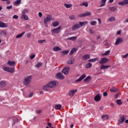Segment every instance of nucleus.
Here are the masks:
<instances>
[{"instance_id":"1","label":"nucleus","mask_w":128,"mask_h":128,"mask_svg":"<svg viewBox=\"0 0 128 128\" xmlns=\"http://www.w3.org/2000/svg\"><path fill=\"white\" fill-rule=\"evenodd\" d=\"M58 84V82L56 81H50L46 85L44 86V90H48V88H56V84Z\"/></svg>"},{"instance_id":"2","label":"nucleus","mask_w":128,"mask_h":128,"mask_svg":"<svg viewBox=\"0 0 128 128\" xmlns=\"http://www.w3.org/2000/svg\"><path fill=\"white\" fill-rule=\"evenodd\" d=\"M32 76H28L26 77L24 79V84L25 86H28L29 84H30V82H32Z\"/></svg>"},{"instance_id":"3","label":"nucleus","mask_w":128,"mask_h":128,"mask_svg":"<svg viewBox=\"0 0 128 128\" xmlns=\"http://www.w3.org/2000/svg\"><path fill=\"white\" fill-rule=\"evenodd\" d=\"M52 15H47V17L44 20V24H48L52 20Z\"/></svg>"},{"instance_id":"4","label":"nucleus","mask_w":128,"mask_h":128,"mask_svg":"<svg viewBox=\"0 0 128 128\" xmlns=\"http://www.w3.org/2000/svg\"><path fill=\"white\" fill-rule=\"evenodd\" d=\"M62 28V27L58 26L57 28H56L54 29H52L51 30V32L52 34H60V29Z\"/></svg>"},{"instance_id":"5","label":"nucleus","mask_w":128,"mask_h":128,"mask_svg":"<svg viewBox=\"0 0 128 128\" xmlns=\"http://www.w3.org/2000/svg\"><path fill=\"white\" fill-rule=\"evenodd\" d=\"M92 16V12H86L84 14H80L78 16L79 18H84L86 16Z\"/></svg>"},{"instance_id":"6","label":"nucleus","mask_w":128,"mask_h":128,"mask_svg":"<svg viewBox=\"0 0 128 128\" xmlns=\"http://www.w3.org/2000/svg\"><path fill=\"white\" fill-rule=\"evenodd\" d=\"M69 72H70V66H66L62 70V74H68Z\"/></svg>"},{"instance_id":"7","label":"nucleus","mask_w":128,"mask_h":128,"mask_svg":"<svg viewBox=\"0 0 128 128\" xmlns=\"http://www.w3.org/2000/svg\"><path fill=\"white\" fill-rule=\"evenodd\" d=\"M108 62V59L107 58H101L100 60L99 61V64H106V62Z\"/></svg>"},{"instance_id":"8","label":"nucleus","mask_w":128,"mask_h":128,"mask_svg":"<svg viewBox=\"0 0 128 128\" xmlns=\"http://www.w3.org/2000/svg\"><path fill=\"white\" fill-rule=\"evenodd\" d=\"M56 76L58 80H64V76L62 75L60 72L58 73Z\"/></svg>"},{"instance_id":"9","label":"nucleus","mask_w":128,"mask_h":128,"mask_svg":"<svg viewBox=\"0 0 128 128\" xmlns=\"http://www.w3.org/2000/svg\"><path fill=\"white\" fill-rule=\"evenodd\" d=\"M124 42V40H122V38H118L116 40V42L114 44L115 46H118V44H120V42Z\"/></svg>"},{"instance_id":"10","label":"nucleus","mask_w":128,"mask_h":128,"mask_svg":"<svg viewBox=\"0 0 128 128\" xmlns=\"http://www.w3.org/2000/svg\"><path fill=\"white\" fill-rule=\"evenodd\" d=\"M78 92V90H72L69 91L68 94H69V96L72 97L74 96V94Z\"/></svg>"},{"instance_id":"11","label":"nucleus","mask_w":128,"mask_h":128,"mask_svg":"<svg viewBox=\"0 0 128 128\" xmlns=\"http://www.w3.org/2000/svg\"><path fill=\"white\" fill-rule=\"evenodd\" d=\"M86 78V76L84 74H83L78 79L76 80L75 82H82V80H84V78Z\"/></svg>"},{"instance_id":"12","label":"nucleus","mask_w":128,"mask_h":128,"mask_svg":"<svg viewBox=\"0 0 128 128\" xmlns=\"http://www.w3.org/2000/svg\"><path fill=\"white\" fill-rule=\"evenodd\" d=\"M6 86V80H2L0 82V88H4Z\"/></svg>"},{"instance_id":"13","label":"nucleus","mask_w":128,"mask_h":128,"mask_svg":"<svg viewBox=\"0 0 128 128\" xmlns=\"http://www.w3.org/2000/svg\"><path fill=\"white\" fill-rule=\"evenodd\" d=\"M8 23H4L0 21V28H8Z\"/></svg>"},{"instance_id":"14","label":"nucleus","mask_w":128,"mask_h":128,"mask_svg":"<svg viewBox=\"0 0 128 128\" xmlns=\"http://www.w3.org/2000/svg\"><path fill=\"white\" fill-rule=\"evenodd\" d=\"M74 62H76V58H72L68 61V64H74Z\"/></svg>"},{"instance_id":"15","label":"nucleus","mask_w":128,"mask_h":128,"mask_svg":"<svg viewBox=\"0 0 128 128\" xmlns=\"http://www.w3.org/2000/svg\"><path fill=\"white\" fill-rule=\"evenodd\" d=\"M119 6H124L125 4H128V0H124L122 2H118Z\"/></svg>"},{"instance_id":"16","label":"nucleus","mask_w":128,"mask_h":128,"mask_svg":"<svg viewBox=\"0 0 128 128\" xmlns=\"http://www.w3.org/2000/svg\"><path fill=\"white\" fill-rule=\"evenodd\" d=\"M94 100L95 102H100V100H102V97L100 96V94H98L95 96V97L94 98Z\"/></svg>"},{"instance_id":"17","label":"nucleus","mask_w":128,"mask_h":128,"mask_svg":"<svg viewBox=\"0 0 128 128\" xmlns=\"http://www.w3.org/2000/svg\"><path fill=\"white\" fill-rule=\"evenodd\" d=\"M7 64L8 66H14L16 64V62H14V61L12 62L10 60H9Z\"/></svg>"},{"instance_id":"18","label":"nucleus","mask_w":128,"mask_h":128,"mask_svg":"<svg viewBox=\"0 0 128 128\" xmlns=\"http://www.w3.org/2000/svg\"><path fill=\"white\" fill-rule=\"evenodd\" d=\"M110 68V66H104V64H102L100 66V70H106V68Z\"/></svg>"},{"instance_id":"19","label":"nucleus","mask_w":128,"mask_h":128,"mask_svg":"<svg viewBox=\"0 0 128 128\" xmlns=\"http://www.w3.org/2000/svg\"><path fill=\"white\" fill-rule=\"evenodd\" d=\"M90 56L89 54H86L83 56L82 59L83 60H90Z\"/></svg>"},{"instance_id":"20","label":"nucleus","mask_w":128,"mask_h":128,"mask_svg":"<svg viewBox=\"0 0 128 128\" xmlns=\"http://www.w3.org/2000/svg\"><path fill=\"white\" fill-rule=\"evenodd\" d=\"M80 28V24H74L72 27V30H76V28Z\"/></svg>"},{"instance_id":"21","label":"nucleus","mask_w":128,"mask_h":128,"mask_svg":"<svg viewBox=\"0 0 128 128\" xmlns=\"http://www.w3.org/2000/svg\"><path fill=\"white\" fill-rule=\"evenodd\" d=\"M8 72H10L11 74H14V68H8Z\"/></svg>"},{"instance_id":"22","label":"nucleus","mask_w":128,"mask_h":128,"mask_svg":"<svg viewBox=\"0 0 128 128\" xmlns=\"http://www.w3.org/2000/svg\"><path fill=\"white\" fill-rule=\"evenodd\" d=\"M118 90V89L116 88L115 87H112L110 89V92H116Z\"/></svg>"},{"instance_id":"23","label":"nucleus","mask_w":128,"mask_h":128,"mask_svg":"<svg viewBox=\"0 0 128 128\" xmlns=\"http://www.w3.org/2000/svg\"><path fill=\"white\" fill-rule=\"evenodd\" d=\"M102 118L103 120H108L110 118V116L108 115H103L102 116Z\"/></svg>"},{"instance_id":"24","label":"nucleus","mask_w":128,"mask_h":128,"mask_svg":"<svg viewBox=\"0 0 128 128\" xmlns=\"http://www.w3.org/2000/svg\"><path fill=\"white\" fill-rule=\"evenodd\" d=\"M98 60V58H96L90 59L88 60V62H94Z\"/></svg>"},{"instance_id":"25","label":"nucleus","mask_w":128,"mask_h":128,"mask_svg":"<svg viewBox=\"0 0 128 128\" xmlns=\"http://www.w3.org/2000/svg\"><path fill=\"white\" fill-rule=\"evenodd\" d=\"M26 34V32H23L21 34H18L16 36V38H22V36Z\"/></svg>"},{"instance_id":"26","label":"nucleus","mask_w":128,"mask_h":128,"mask_svg":"<svg viewBox=\"0 0 128 128\" xmlns=\"http://www.w3.org/2000/svg\"><path fill=\"white\" fill-rule=\"evenodd\" d=\"M54 108L55 110H60V108H62V105L60 104H57L55 106Z\"/></svg>"},{"instance_id":"27","label":"nucleus","mask_w":128,"mask_h":128,"mask_svg":"<svg viewBox=\"0 0 128 128\" xmlns=\"http://www.w3.org/2000/svg\"><path fill=\"white\" fill-rule=\"evenodd\" d=\"M64 6L66 8H70L72 6V4H64Z\"/></svg>"},{"instance_id":"28","label":"nucleus","mask_w":128,"mask_h":128,"mask_svg":"<svg viewBox=\"0 0 128 128\" xmlns=\"http://www.w3.org/2000/svg\"><path fill=\"white\" fill-rule=\"evenodd\" d=\"M88 21L84 22H80L79 24H80V26H86V25L88 24Z\"/></svg>"},{"instance_id":"29","label":"nucleus","mask_w":128,"mask_h":128,"mask_svg":"<svg viewBox=\"0 0 128 128\" xmlns=\"http://www.w3.org/2000/svg\"><path fill=\"white\" fill-rule=\"evenodd\" d=\"M54 52H58V50H62V49L58 46H55L53 48Z\"/></svg>"},{"instance_id":"30","label":"nucleus","mask_w":128,"mask_h":128,"mask_svg":"<svg viewBox=\"0 0 128 128\" xmlns=\"http://www.w3.org/2000/svg\"><path fill=\"white\" fill-rule=\"evenodd\" d=\"M106 0H102L101 2V5L100 6V8L102 6H106Z\"/></svg>"},{"instance_id":"31","label":"nucleus","mask_w":128,"mask_h":128,"mask_svg":"<svg viewBox=\"0 0 128 128\" xmlns=\"http://www.w3.org/2000/svg\"><path fill=\"white\" fill-rule=\"evenodd\" d=\"M116 20V18L114 17H110L108 19V21L110 22H114Z\"/></svg>"},{"instance_id":"32","label":"nucleus","mask_w":128,"mask_h":128,"mask_svg":"<svg viewBox=\"0 0 128 128\" xmlns=\"http://www.w3.org/2000/svg\"><path fill=\"white\" fill-rule=\"evenodd\" d=\"M78 38V37L76 36H72L68 38V40H76Z\"/></svg>"},{"instance_id":"33","label":"nucleus","mask_w":128,"mask_h":128,"mask_svg":"<svg viewBox=\"0 0 128 128\" xmlns=\"http://www.w3.org/2000/svg\"><path fill=\"white\" fill-rule=\"evenodd\" d=\"M76 52V48H74L70 52V55L72 56V54H74V52Z\"/></svg>"},{"instance_id":"34","label":"nucleus","mask_w":128,"mask_h":128,"mask_svg":"<svg viewBox=\"0 0 128 128\" xmlns=\"http://www.w3.org/2000/svg\"><path fill=\"white\" fill-rule=\"evenodd\" d=\"M116 102L118 106H120L122 104V100H116Z\"/></svg>"},{"instance_id":"35","label":"nucleus","mask_w":128,"mask_h":128,"mask_svg":"<svg viewBox=\"0 0 128 128\" xmlns=\"http://www.w3.org/2000/svg\"><path fill=\"white\" fill-rule=\"evenodd\" d=\"M110 50H108L105 52L104 53L102 54V56H108V54H110Z\"/></svg>"},{"instance_id":"36","label":"nucleus","mask_w":128,"mask_h":128,"mask_svg":"<svg viewBox=\"0 0 128 128\" xmlns=\"http://www.w3.org/2000/svg\"><path fill=\"white\" fill-rule=\"evenodd\" d=\"M28 12V10L26 8L24 9L22 12V14H26Z\"/></svg>"},{"instance_id":"37","label":"nucleus","mask_w":128,"mask_h":128,"mask_svg":"<svg viewBox=\"0 0 128 128\" xmlns=\"http://www.w3.org/2000/svg\"><path fill=\"white\" fill-rule=\"evenodd\" d=\"M22 18H24L25 20H28V16H26V14H22Z\"/></svg>"},{"instance_id":"38","label":"nucleus","mask_w":128,"mask_h":128,"mask_svg":"<svg viewBox=\"0 0 128 128\" xmlns=\"http://www.w3.org/2000/svg\"><path fill=\"white\" fill-rule=\"evenodd\" d=\"M58 24H60V23H58V22H54L52 23L53 26H58Z\"/></svg>"},{"instance_id":"39","label":"nucleus","mask_w":128,"mask_h":128,"mask_svg":"<svg viewBox=\"0 0 128 128\" xmlns=\"http://www.w3.org/2000/svg\"><path fill=\"white\" fill-rule=\"evenodd\" d=\"M92 64H91V63H88L86 67V68H92Z\"/></svg>"},{"instance_id":"40","label":"nucleus","mask_w":128,"mask_h":128,"mask_svg":"<svg viewBox=\"0 0 128 128\" xmlns=\"http://www.w3.org/2000/svg\"><path fill=\"white\" fill-rule=\"evenodd\" d=\"M69 18L70 20H76V16L74 15H72L69 16Z\"/></svg>"},{"instance_id":"41","label":"nucleus","mask_w":128,"mask_h":128,"mask_svg":"<svg viewBox=\"0 0 128 128\" xmlns=\"http://www.w3.org/2000/svg\"><path fill=\"white\" fill-rule=\"evenodd\" d=\"M68 52H70L68 50H64L61 52V53H62L64 55L68 54Z\"/></svg>"},{"instance_id":"42","label":"nucleus","mask_w":128,"mask_h":128,"mask_svg":"<svg viewBox=\"0 0 128 128\" xmlns=\"http://www.w3.org/2000/svg\"><path fill=\"white\" fill-rule=\"evenodd\" d=\"M110 10L111 12H114V10H116V8H114V6H112L110 8Z\"/></svg>"},{"instance_id":"43","label":"nucleus","mask_w":128,"mask_h":128,"mask_svg":"<svg viewBox=\"0 0 128 128\" xmlns=\"http://www.w3.org/2000/svg\"><path fill=\"white\" fill-rule=\"evenodd\" d=\"M80 6H86V8L88 6V2H84L81 4Z\"/></svg>"},{"instance_id":"44","label":"nucleus","mask_w":128,"mask_h":128,"mask_svg":"<svg viewBox=\"0 0 128 128\" xmlns=\"http://www.w3.org/2000/svg\"><path fill=\"white\" fill-rule=\"evenodd\" d=\"M0 34H2V36H6V30H2L0 32Z\"/></svg>"},{"instance_id":"45","label":"nucleus","mask_w":128,"mask_h":128,"mask_svg":"<svg viewBox=\"0 0 128 128\" xmlns=\"http://www.w3.org/2000/svg\"><path fill=\"white\" fill-rule=\"evenodd\" d=\"M2 70H4V72H8V67L4 66Z\"/></svg>"},{"instance_id":"46","label":"nucleus","mask_w":128,"mask_h":128,"mask_svg":"<svg viewBox=\"0 0 128 128\" xmlns=\"http://www.w3.org/2000/svg\"><path fill=\"white\" fill-rule=\"evenodd\" d=\"M90 80V76H88L84 80V82H88Z\"/></svg>"},{"instance_id":"47","label":"nucleus","mask_w":128,"mask_h":128,"mask_svg":"<svg viewBox=\"0 0 128 128\" xmlns=\"http://www.w3.org/2000/svg\"><path fill=\"white\" fill-rule=\"evenodd\" d=\"M22 2V0H17L14 2L15 4H20Z\"/></svg>"},{"instance_id":"48","label":"nucleus","mask_w":128,"mask_h":128,"mask_svg":"<svg viewBox=\"0 0 128 128\" xmlns=\"http://www.w3.org/2000/svg\"><path fill=\"white\" fill-rule=\"evenodd\" d=\"M40 66H42L41 62H38L36 65V67L37 68H40Z\"/></svg>"},{"instance_id":"49","label":"nucleus","mask_w":128,"mask_h":128,"mask_svg":"<svg viewBox=\"0 0 128 128\" xmlns=\"http://www.w3.org/2000/svg\"><path fill=\"white\" fill-rule=\"evenodd\" d=\"M36 58V55L35 54H32L30 56V60H34Z\"/></svg>"},{"instance_id":"50","label":"nucleus","mask_w":128,"mask_h":128,"mask_svg":"<svg viewBox=\"0 0 128 128\" xmlns=\"http://www.w3.org/2000/svg\"><path fill=\"white\" fill-rule=\"evenodd\" d=\"M96 24V22L93 21L90 22V26H94V24Z\"/></svg>"},{"instance_id":"51","label":"nucleus","mask_w":128,"mask_h":128,"mask_svg":"<svg viewBox=\"0 0 128 128\" xmlns=\"http://www.w3.org/2000/svg\"><path fill=\"white\" fill-rule=\"evenodd\" d=\"M6 8V10H12V6L10 5V6H8Z\"/></svg>"},{"instance_id":"52","label":"nucleus","mask_w":128,"mask_h":128,"mask_svg":"<svg viewBox=\"0 0 128 128\" xmlns=\"http://www.w3.org/2000/svg\"><path fill=\"white\" fill-rule=\"evenodd\" d=\"M122 122H124L120 119H119L118 122V124H121Z\"/></svg>"},{"instance_id":"53","label":"nucleus","mask_w":128,"mask_h":128,"mask_svg":"<svg viewBox=\"0 0 128 128\" xmlns=\"http://www.w3.org/2000/svg\"><path fill=\"white\" fill-rule=\"evenodd\" d=\"M122 122H124L120 119H119L118 122V124H121Z\"/></svg>"},{"instance_id":"54","label":"nucleus","mask_w":128,"mask_h":128,"mask_svg":"<svg viewBox=\"0 0 128 128\" xmlns=\"http://www.w3.org/2000/svg\"><path fill=\"white\" fill-rule=\"evenodd\" d=\"M13 18L15 20H18V15H14L13 16Z\"/></svg>"},{"instance_id":"55","label":"nucleus","mask_w":128,"mask_h":128,"mask_svg":"<svg viewBox=\"0 0 128 128\" xmlns=\"http://www.w3.org/2000/svg\"><path fill=\"white\" fill-rule=\"evenodd\" d=\"M120 119L123 122H124V120H126V118H124V116L121 117Z\"/></svg>"},{"instance_id":"56","label":"nucleus","mask_w":128,"mask_h":128,"mask_svg":"<svg viewBox=\"0 0 128 128\" xmlns=\"http://www.w3.org/2000/svg\"><path fill=\"white\" fill-rule=\"evenodd\" d=\"M44 42H46V40H40L38 41V42H40V44H42Z\"/></svg>"},{"instance_id":"57","label":"nucleus","mask_w":128,"mask_h":128,"mask_svg":"<svg viewBox=\"0 0 128 128\" xmlns=\"http://www.w3.org/2000/svg\"><path fill=\"white\" fill-rule=\"evenodd\" d=\"M103 96H108V92H103Z\"/></svg>"},{"instance_id":"58","label":"nucleus","mask_w":128,"mask_h":128,"mask_svg":"<svg viewBox=\"0 0 128 128\" xmlns=\"http://www.w3.org/2000/svg\"><path fill=\"white\" fill-rule=\"evenodd\" d=\"M38 16H39V18H42V13L41 12H39Z\"/></svg>"},{"instance_id":"59","label":"nucleus","mask_w":128,"mask_h":128,"mask_svg":"<svg viewBox=\"0 0 128 128\" xmlns=\"http://www.w3.org/2000/svg\"><path fill=\"white\" fill-rule=\"evenodd\" d=\"M31 36H32V34L30 32L27 33L28 38H30Z\"/></svg>"},{"instance_id":"60","label":"nucleus","mask_w":128,"mask_h":128,"mask_svg":"<svg viewBox=\"0 0 128 128\" xmlns=\"http://www.w3.org/2000/svg\"><path fill=\"white\" fill-rule=\"evenodd\" d=\"M118 96H120V93H117V94L115 95V98H118Z\"/></svg>"},{"instance_id":"61","label":"nucleus","mask_w":128,"mask_h":128,"mask_svg":"<svg viewBox=\"0 0 128 128\" xmlns=\"http://www.w3.org/2000/svg\"><path fill=\"white\" fill-rule=\"evenodd\" d=\"M32 96H34V93L32 92H30L28 96L29 98H32Z\"/></svg>"},{"instance_id":"62","label":"nucleus","mask_w":128,"mask_h":128,"mask_svg":"<svg viewBox=\"0 0 128 128\" xmlns=\"http://www.w3.org/2000/svg\"><path fill=\"white\" fill-rule=\"evenodd\" d=\"M128 54H126L124 55L122 58H128Z\"/></svg>"},{"instance_id":"63","label":"nucleus","mask_w":128,"mask_h":128,"mask_svg":"<svg viewBox=\"0 0 128 128\" xmlns=\"http://www.w3.org/2000/svg\"><path fill=\"white\" fill-rule=\"evenodd\" d=\"M89 30H90V34H94V30H92L90 29Z\"/></svg>"},{"instance_id":"64","label":"nucleus","mask_w":128,"mask_h":128,"mask_svg":"<svg viewBox=\"0 0 128 128\" xmlns=\"http://www.w3.org/2000/svg\"><path fill=\"white\" fill-rule=\"evenodd\" d=\"M116 34L120 35V30H118L116 32Z\"/></svg>"}]
</instances>
